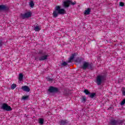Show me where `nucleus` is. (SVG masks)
I'll use <instances>...</instances> for the list:
<instances>
[{"label":"nucleus","mask_w":125,"mask_h":125,"mask_svg":"<svg viewBox=\"0 0 125 125\" xmlns=\"http://www.w3.org/2000/svg\"><path fill=\"white\" fill-rule=\"evenodd\" d=\"M66 11L64 9H61L60 6H56L55 10L53 12V16L56 18L59 14H65Z\"/></svg>","instance_id":"1"},{"label":"nucleus","mask_w":125,"mask_h":125,"mask_svg":"<svg viewBox=\"0 0 125 125\" xmlns=\"http://www.w3.org/2000/svg\"><path fill=\"white\" fill-rule=\"evenodd\" d=\"M106 77L104 75H98L96 80V83L98 85H100L102 83H104Z\"/></svg>","instance_id":"2"},{"label":"nucleus","mask_w":125,"mask_h":125,"mask_svg":"<svg viewBox=\"0 0 125 125\" xmlns=\"http://www.w3.org/2000/svg\"><path fill=\"white\" fill-rule=\"evenodd\" d=\"M109 124L111 125H125L123 120H116L115 119L110 120Z\"/></svg>","instance_id":"3"},{"label":"nucleus","mask_w":125,"mask_h":125,"mask_svg":"<svg viewBox=\"0 0 125 125\" xmlns=\"http://www.w3.org/2000/svg\"><path fill=\"white\" fill-rule=\"evenodd\" d=\"M76 3L77 2H76V1L72 2V1L70 0H66L63 2L62 6L63 7L67 8L70 6V4H71V5H75Z\"/></svg>","instance_id":"4"},{"label":"nucleus","mask_w":125,"mask_h":125,"mask_svg":"<svg viewBox=\"0 0 125 125\" xmlns=\"http://www.w3.org/2000/svg\"><path fill=\"white\" fill-rule=\"evenodd\" d=\"M82 68L83 70H85L86 69H89L90 70L92 69V63L84 62L83 63V65L82 66Z\"/></svg>","instance_id":"5"},{"label":"nucleus","mask_w":125,"mask_h":125,"mask_svg":"<svg viewBox=\"0 0 125 125\" xmlns=\"http://www.w3.org/2000/svg\"><path fill=\"white\" fill-rule=\"evenodd\" d=\"M1 109H2L5 111H7L8 112L12 111V108H11V107L8 105L6 104H3L1 107Z\"/></svg>","instance_id":"6"},{"label":"nucleus","mask_w":125,"mask_h":125,"mask_svg":"<svg viewBox=\"0 0 125 125\" xmlns=\"http://www.w3.org/2000/svg\"><path fill=\"white\" fill-rule=\"evenodd\" d=\"M32 16V13L31 12H27L25 14H21V17L22 19H26V18H29Z\"/></svg>","instance_id":"7"},{"label":"nucleus","mask_w":125,"mask_h":125,"mask_svg":"<svg viewBox=\"0 0 125 125\" xmlns=\"http://www.w3.org/2000/svg\"><path fill=\"white\" fill-rule=\"evenodd\" d=\"M48 57V55H45L40 57H35V60L37 61H43V60H46Z\"/></svg>","instance_id":"8"},{"label":"nucleus","mask_w":125,"mask_h":125,"mask_svg":"<svg viewBox=\"0 0 125 125\" xmlns=\"http://www.w3.org/2000/svg\"><path fill=\"white\" fill-rule=\"evenodd\" d=\"M48 91L49 92H51V93H53L54 92H57V91H58V88L55 87L50 86L48 89Z\"/></svg>","instance_id":"9"},{"label":"nucleus","mask_w":125,"mask_h":125,"mask_svg":"<svg viewBox=\"0 0 125 125\" xmlns=\"http://www.w3.org/2000/svg\"><path fill=\"white\" fill-rule=\"evenodd\" d=\"M21 89L26 92H30V88L27 85L22 86L21 87Z\"/></svg>","instance_id":"10"},{"label":"nucleus","mask_w":125,"mask_h":125,"mask_svg":"<svg viewBox=\"0 0 125 125\" xmlns=\"http://www.w3.org/2000/svg\"><path fill=\"white\" fill-rule=\"evenodd\" d=\"M8 7L6 6L5 5H0V10H4V11H6L8 10Z\"/></svg>","instance_id":"11"},{"label":"nucleus","mask_w":125,"mask_h":125,"mask_svg":"<svg viewBox=\"0 0 125 125\" xmlns=\"http://www.w3.org/2000/svg\"><path fill=\"white\" fill-rule=\"evenodd\" d=\"M75 56H76V53L73 54L69 58L68 62H71L74 60V58H75Z\"/></svg>","instance_id":"12"},{"label":"nucleus","mask_w":125,"mask_h":125,"mask_svg":"<svg viewBox=\"0 0 125 125\" xmlns=\"http://www.w3.org/2000/svg\"><path fill=\"white\" fill-rule=\"evenodd\" d=\"M91 11V10L90 8H88L87 10H86L84 13V14L85 15H88L90 13V12Z\"/></svg>","instance_id":"13"},{"label":"nucleus","mask_w":125,"mask_h":125,"mask_svg":"<svg viewBox=\"0 0 125 125\" xmlns=\"http://www.w3.org/2000/svg\"><path fill=\"white\" fill-rule=\"evenodd\" d=\"M19 80L20 82H21V81H23V74L20 73L19 75Z\"/></svg>","instance_id":"14"},{"label":"nucleus","mask_w":125,"mask_h":125,"mask_svg":"<svg viewBox=\"0 0 125 125\" xmlns=\"http://www.w3.org/2000/svg\"><path fill=\"white\" fill-rule=\"evenodd\" d=\"M60 124L61 125H67V121L64 120H61L60 121Z\"/></svg>","instance_id":"15"},{"label":"nucleus","mask_w":125,"mask_h":125,"mask_svg":"<svg viewBox=\"0 0 125 125\" xmlns=\"http://www.w3.org/2000/svg\"><path fill=\"white\" fill-rule=\"evenodd\" d=\"M29 4L30 7H32V8H33V7H34V6H35V4L34 3V1H33V0L30 1L29 2Z\"/></svg>","instance_id":"16"},{"label":"nucleus","mask_w":125,"mask_h":125,"mask_svg":"<svg viewBox=\"0 0 125 125\" xmlns=\"http://www.w3.org/2000/svg\"><path fill=\"white\" fill-rule=\"evenodd\" d=\"M34 30L35 32H39V31H41V27H40L39 26H36L34 28Z\"/></svg>","instance_id":"17"},{"label":"nucleus","mask_w":125,"mask_h":125,"mask_svg":"<svg viewBox=\"0 0 125 125\" xmlns=\"http://www.w3.org/2000/svg\"><path fill=\"white\" fill-rule=\"evenodd\" d=\"M43 122H44L43 119L42 118L39 119V124H41V125H43Z\"/></svg>","instance_id":"18"},{"label":"nucleus","mask_w":125,"mask_h":125,"mask_svg":"<svg viewBox=\"0 0 125 125\" xmlns=\"http://www.w3.org/2000/svg\"><path fill=\"white\" fill-rule=\"evenodd\" d=\"M84 92L86 95L90 94V92L87 89L84 90Z\"/></svg>","instance_id":"19"},{"label":"nucleus","mask_w":125,"mask_h":125,"mask_svg":"<svg viewBox=\"0 0 125 125\" xmlns=\"http://www.w3.org/2000/svg\"><path fill=\"white\" fill-rule=\"evenodd\" d=\"M29 98V96H23L22 97V99L23 100H27V99Z\"/></svg>","instance_id":"20"},{"label":"nucleus","mask_w":125,"mask_h":125,"mask_svg":"<svg viewBox=\"0 0 125 125\" xmlns=\"http://www.w3.org/2000/svg\"><path fill=\"white\" fill-rule=\"evenodd\" d=\"M16 87V84H12L11 86V89H15V88Z\"/></svg>","instance_id":"21"},{"label":"nucleus","mask_w":125,"mask_h":125,"mask_svg":"<svg viewBox=\"0 0 125 125\" xmlns=\"http://www.w3.org/2000/svg\"><path fill=\"white\" fill-rule=\"evenodd\" d=\"M95 95H96L95 93H92L89 95V97H90V98H93L94 96H95Z\"/></svg>","instance_id":"22"},{"label":"nucleus","mask_w":125,"mask_h":125,"mask_svg":"<svg viewBox=\"0 0 125 125\" xmlns=\"http://www.w3.org/2000/svg\"><path fill=\"white\" fill-rule=\"evenodd\" d=\"M4 43V42H2V41L0 40V47H1V46H2V45H3Z\"/></svg>","instance_id":"23"},{"label":"nucleus","mask_w":125,"mask_h":125,"mask_svg":"<svg viewBox=\"0 0 125 125\" xmlns=\"http://www.w3.org/2000/svg\"><path fill=\"white\" fill-rule=\"evenodd\" d=\"M125 99H124L121 103V105L123 106V105H125Z\"/></svg>","instance_id":"24"},{"label":"nucleus","mask_w":125,"mask_h":125,"mask_svg":"<svg viewBox=\"0 0 125 125\" xmlns=\"http://www.w3.org/2000/svg\"><path fill=\"white\" fill-rule=\"evenodd\" d=\"M47 81H48V82H52V79L49 78V77H47L46 78Z\"/></svg>","instance_id":"25"},{"label":"nucleus","mask_w":125,"mask_h":125,"mask_svg":"<svg viewBox=\"0 0 125 125\" xmlns=\"http://www.w3.org/2000/svg\"><path fill=\"white\" fill-rule=\"evenodd\" d=\"M119 5L120 6H124V5H125V4L123 2H120Z\"/></svg>","instance_id":"26"},{"label":"nucleus","mask_w":125,"mask_h":125,"mask_svg":"<svg viewBox=\"0 0 125 125\" xmlns=\"http://www.w3.org/2000/svg\"><path fill=\"white\" fill-rule=\"evenodd\" d=\"M122 93L123 95H125V88H123Z\"/></svg>","instance_id":"27"},{"label":"nucleus","mask_w":125,"mask_h":125,"mask_svg":"<svg viewBox=\"0 0 125 125\" xmlns=\"http://www.w3.org/2000/svg\"><path fill=\"white\" fill-rule=\"evenodd\" d=\"M62 65V66H66V65H67V62H63Z\"/></svg>","instance_id":"28"},{"label":"nucleus","mask_w":125,"mask_h":125,"mask_svg":"<svg viewBox=\"0 0 125 125\" xmlns=\"http://www.w3.org/2000/svg\"><path fill=\"white\" fill-rule=\"evenodd\" d=\"M85 99H86V98L85 97H83V101L84 102H85Z\"/></svg>","instance_id":"29"},{"label":"nucleus","mask_w":125,"mask_h":125,"mask_svg":"<svg viewBox=\"0 0 125 125\" xmlns=\"http://www.w3.org/2000/svg\"><path fill=\"white\" fill-rule=\"evenodd\" d=\"M39 54H43L42 53V51H39Z\"/></svg>","instance_id":"30"}]
</instances>
